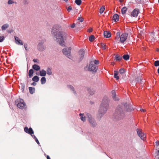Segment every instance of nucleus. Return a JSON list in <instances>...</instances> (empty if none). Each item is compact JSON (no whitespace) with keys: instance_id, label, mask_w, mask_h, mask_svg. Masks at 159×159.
Returning a JSON list of instances; mask_svg holds the SVG:
<instances>
[{"instance_id":"obj_1","label":"nucleus","mask_w":159,"mask_h":159,"mask_svg":"<svg viewBox=\"0 0 159 159\" xmlns=\"http://www.w3.org/2000/svg\"><path fill=\"white\" fill-rule=\"evenodd\" d=\"M60 27L58 25H55L53 26L51 31L52 36H54L56 40L62 46H64V42L66 40L67 34L63 31H58L60 30Z\"/></svg>"},{"instance_id":"obj_2","label":"nucleus","mask_w":159,"mask_h":159,"mask_svg":"<svg viewBox=\"0 0 159 159\" xmlns=\"http://www.w3.org/2000/svg\"><path fill=\"white\" fill-rule=\"evenodd\" d=\"M127 109V111H131L132 109L131 108L129 105H128L126 103L122 104L121 105H119L117 106L116 110L115 113L116 116L122 118L124 116V114L125 111L124 109Z\"/></svg>"},{"instance_id":"obj_3","label":"nucleus","mask_w":159,"mask_h":159,"mask_svg":"<svg viewBox=\"0 0 159 159\" xmlns=\"http://www.w3.org/2000/svg\"><path fill=\"white\" fill-rule=\"evenodd\" d=\"M109 100L107 98H103L99 110V112L101 116L104 115L106 112L109 106Z\"/></svg>"},{"instance_id":"obj_4","label":"nucleus","mask_w":159,"mask_h":159,"mask_svg":"<svg viewBox=\"0 0 159 159\" xmlns=\"http://www.w3.org/2000/svg\"><path fill=\"white\" fill-rule=\"evenodd\" d=\"M81 120L83 121H85L86 119L88 118L89 122L93 126H95L96 125V123L93 119V118L92 116L88 113H80V114Z\"/></svg>"},{"instance_id":"obj_5","label":"nucleus","mask_w":159,"mask_h":159,"mask_svg":"<svg viewBox=\"0 0 159 159\" xmlns=\"http://www.w3.org/2000/svg\"><path fill=\"white\" fill-rule=\"evenodd\" d=\"M93 63V61H90L89 65L85 67V70L92 72L93 73H96L98 70V67Z\"/></svg>"},{"instance_id":"obj_6","label":"nucleus","mask_w":159,"mask_h":159,"mask_svg":"<svg viewBox=\"0 0 159 159\" xmlns=\"http://www.w3.org/2000/svg\"><path fill=\"white\" fill-rule=\"evenodd\" d=\"M128 34L126 33H123L120 37H117L115 38V40L116 43H123L125 42L126 40Z\"/></svg>"},{"instance_id":"obj_7","label":"nucleus","mask_w":159,"mask_h":159,"mask_svg":"<svg viewBox=\"0 0 159 159\" xmlns=\"http://www.w3.org/2000/svg\"><path fill=\"white\" fill-rule=\"evenodd\" d=\"M15 104L20 109H25V103L23 100L19 98L15 101Z\"/></svg>"},{"instance_id":"obj_8","label":"nucleus","mask_w":159,"mask_h":159,"mask_svg":"<svg viewBox=\"0 0 159 159\" xmlns=\"http://www.w3.org/2000/svg\"><path fill=\"white\" fill-rule=\"evenodd\" d=\"M71 48L68 47L63 49L62 52L63 54L70 59H71L72 56L71 54Z\"/></svg>"},{"instance_id":"obj_9","label":"nucleus","mask_w":159,"mask_h":159,"mask_svg":"<svg viewBox=\"0 0 159 159\" xmlns=\"http://www.w3.org/2000/svg\"><path fill=\"white\" fill-rule=\"evenodd\" d=\"M137 134L140 138L143 140H144L146 138L145 133L142 132V130L137 129L136 130Z\"/></svg>"},{"instance_id":"obj_10","label":"nucleus","mask_w":159,"mask_h":159,"mask_svg":"<svg viewBox=\"0 0 159 159\" xmlns=\"http://www.w3.org/2000/svg\"><path fill=\"white\" fill-rule=\"evenodd\" d=\"M24 131L26 133L30 134L35 139H37L34 135H33L34 134V131L32 128H30L28 129V127H25L24 128Z\"/></svg>"},{"instance_id":"obj_11","label":"nucleus","mask_w":159,"mask_h":159,"mask_svg":"<svg viewBox=\"0 0 159 159\" xmlns=\"http://www.w3.org/2000/svg\"><path fill=\"white\" fill-rule=\"evenodd\" d=\"M44 42V40H42L39 42L37 46V48L39 51H43L45 49V47L43 45Z\"/></svg>"},{"instance_id":"obj_12","label":"nucleus","mask_w":159,"mask_h":159,"mask_svg":"<svg viewBox=\"0 0 159 159\" xmlns=\"http://www.w3.org/2000/svg\"><path fill=\"white\" fill-rule=\"evenodd\" d=\"M79 56L80 60H82L84 58V51L83 49H80L79 52Z\"/></svg>"},{"instance_id":"obj_13","label":"nucleus","mask_w":159,"mask_h":159,"mask_svg":"<svg viewBox=\"0 0 159 159\" xmlns=\"http://www.w3.org/2000/svg\"><path fill=\"white\" fill-rule=\"evenodd\" d=\"M111 96L113 99L115 101H118L119 98L116 97V94L114 90H112L111 92Z\"/></svg>"},{"instance_id":"obj_14","label":"nucleus","mask_w":159,"mask_h":159,"mask_svg":"<svg viewBox=\"0 0 159 159\" xmlns=\"http://www.w3.org/2000/svg\"><path fill=\"white\" fill-rule=\"evenodd\" d=\"M16 43L19 45H23V43L22 41L18 37L15 36Z\"/></svg>"},{"instance_id":"obj_15","label":"nucleus","mask_w":159,"mask_h":159,"mask_svg":"<svg viewBox=\"0 0 159 159\" xmlns=\"http://www.w3.org/2000/svg\"><path fill=\"white\" fill-rule=\"evenodd\" d=\"M138 37L141 38L144 35V29H139L138 30Z\"/></svg>"},{"instance_id":"obj_16","label":"nucleus","mask_w":159,"mask_h":159,"mask_svg":"<svg viewBox=\"0 0 159 159\" xmlns=\"http://www.w3.org/2000/svg\"><path fill=\"white\" fill-rule=\"evenodd\" d=\"M139 12V11L138 9H134L131 13V15L133 17H136Z\"/></svg>"},{"instance_id":"obj_17","label":"nucleus","mask_w":159,"mask_h":159,"mask_svg":"<svg viewBox=\"0 0 159 159\" xmlns=\"http://www.w3.org/2000/svg\"><path fill=\"white\" fill-rule=\"evenodd\" d=\"M103 34L104 36L107 38L110 37L111 36L110 32L107 31H104Z\"/></svg>"},{"instance_id":"obj_18","label":"nucleus","mask_w":159,"mask_h":159,"mask_svg":"<svg viewBox=\"0 0 159 159\" xmlns=\"http://www.w3.org/2000/svg\"><path fill=\"white\" fill-rule=\"evenodd\" d=\"M39 72V75L41 76L44 77L46 75V71L44 69H42L41 70H40Z\"/></svg>"},{"instance_id":"obj_19","label":"nucleus","mask_w":159,"mask_h":159,"mask_svg":"<svg viewBox=\"0 0 159 159\" xmlns=\"http://www.w3.org/2000/svg\"><path fill=\"white\" fill-rule=\"evenodd\" d=\"M33 69L36 71L39 70L40 69V67L38 65L34 64L32 67Z\"/></svg>"},{"instance_id":"obj_20","label":"nucleus","mask_w":159,"mask_h":159,"mask_svg":"<svg viewBox=\"0 0 159 159\" xmlns=\"http://www.w3.org/2000/svg\"><path fill=\"white\" fill-rule=\"evenodd\" d=\"M67 88L70 89L72 91H73V93L75 94H76V92L75 90L74 87L72 85H68L67 86Z\"/></svg>"},{"instance_id":"obj_21","label":"nucleus","mask_w":159,"mask_h":159,"mask_svg":"<svg viewBox=\"0 0 159 159\" xmlns=\"http://www.w3.org/2000/svg\"><path fill=\"white\" fill-rule=\"evenodd\" d=\"M9 25L7 24H6L3 25L1 27L2 30H6L9 27Z\"/></svg>"},{"instance_id":"obj_22","label":"nucleus","mask_w":159,"mask_h":159,"mask_svg":"<svg viewBox=\"0 0 159 159\" xmlns=\"http://www.w3.org/2000/svg\"><path fill=\"white\" fill-rule=\"evenodd\" d=\"M119 16L117 14H115L113 16V20L115 22L118 20Z\"/></svg>"},{"instance_id":"obj_23","label":"nucleus","mask_w":159,"mask_h":159,"mask_svg":"<svg viewBox=\"0 0 159 159\" xmlns=\"http://www.w3.org/2000/svg\"><path fill=\"white\" fill-rule=\"evenodd\" d=\"M29 89L30 91V92L31 94H32L34 92L35 89L34 88H33L32 87H29Z\"/></svg>"},{"instance_id":"obj_24","label":"nucleus","mask_w":159,"mask_h":159,"mask_svg":"<svg viewBox=\"0 0 159 159\" xmlns=\"http://www.w3.org/2000/svg\"><path fill=\"white\" fill-rule=\"evenodd\" d=\"M41 84H44L46 83V78L44 77H43L40 80Z\"/></svg>"},{"instance_id":"obj_25","label":"nucleus","mask_w":159,"mask_h":159,"mask_svg":"<svg viewBox=\"0 0 159 159\" xmlns=\"http://www.w3.org/2000/svg\"><path fill=\"white\" fill-rule=\"evenodd\" d=\"M34 73V70L32 69H30L28 75L30 77H31L33 76Z\"/></svg>"},{"instance_id":"obj_26","label":"nucleus","mask_w":159,"mask_h":159,"mask_svg":"<svg viewBox=\"0 0 159 159\" xmlns=\"http://www.w3.org/2000/svg\"><path fill=\"white\" fill-rule=\"evenodd\" d=\"M39 80V78L37 76H35L32 79V80L35 82H37Z\"/></svg>"},{"instance_id":"obj_27","label":"nucleus","mask_w":159,"mask_h":159,"mask_svg":"<svg viewBox=\"0 0 159 159\" xmlns=\"http://www.w3.org/2000/svg\"><path fill=\"white\" fill-rule=\"evenodd\" d=\"M118 72L117 71H114V77L115 78H116V79L117 80H118V79H119V77L118 76Z\"/></svg>"},{"instance_id":"obj_28","label":"nucleus","mask_w":159,"mask_h":159,"mask_svg":"<svg viewBox=\"0 0 159 159\" xmlns=\"http://www.w3.org/2000/svg\"><path fill=\"white\" fill-rule=\"evenodd\" d=\"M46 74L48 75H51L52 74V72L51 69L49 68H48L46 70Z\"/></svg>"},{"instance_id":"obj_29","label":"nucleus","mask_w":159,"mask_h":159,"mask_svg":"<svg viewBox=\"0 0 159 159\" xmlns=\"http://www.w3.org/2000/svg\"><path fill=\"white\" fill-rule=\"evenodd\" d=\"M127 8L126 7H123L121 9V13L122 14L125 13L127 11Z\"/></svg>"},{"instance_id":"obj_30","label":"nucleus","mask_w":159,"mask_h":159,"mask_svg":"<svg viewBox=\"0 0 159 159\" xmlns=\"http://www.w3.org/2000/svg\"><path fill=\"white\" fill-rule=\"evenodd\" d=\"M129 56L128 54H125L122 57L125 60H128L129 58Z\"/></svg>"},{"instance_id":"obj_31","label":"nucleus","mask_w":159,"mask_h":159,"mask_svg":"<svg viewBox=\"0 0 159 159\" xmlns=\"http://www.w3.org/2000/svg\"><path fill=\"white\" fill-rule=\"evenodd\" d=\"M94 39V36L93 35H91L89 38V40L90 42H93Z\"/></svg>"},{"instance_id":"obj_32","label":"nucleus","mask_w":159,"mask_h":159,"mask_svg":"<svg viewBox=\"0 0 159 159\" xmlns=\"http://www.w3.org/2000/svg\"><path fill=\"white\" fill-rule=\"evenodd\" d=\"M105 10V7L104 6L101 7L100 9L99 12L101 14Z\"/></svg>"},{"instance_id":"obj_33","label":"nucleus","mask_w":159,"mask_h":159,"mask_svg":"<svg viewBox=\"0 0 159 159\" xmlns=\"http://www.w3.org/2000/svg\"><path fill=\"white\" fill-rule=\"evenodd\" d=\"M101 46L102 48L104 49H105L107 48V46L105 43H101Z\"/></svg>"},{"instance_id":"obj_34","label":"nucleus","mask_w":159,"mask_h":159,"mask_svg":"<svg viewBox=\"0 0 159 159\" xmlns=\"http://www.w3.org/2000/svg\"><path fill=\"white\" fill-rule=\"evenodd\" d=\"M116 59L117 60H119L122 59V57L120 56L118 54H117L116 56Z\"/></svg>"},{"instance_id":"obj_35","label":"nucleus","mask_w":159,"mask_h":159,"mask_svg":"<svg viewBox=\"0 0 159 159\" xmlns=\"http://www.w3.org/2000/svg\"><path fill=\"white\" fill-rule=\"evenodd\" d=\"M81 0H75V3L78 5H80L81 3Z\"/></svg>"},{"instance_id":"obj_36","label":"nucleus","mask_w":159,"mask_h":159,"mask_svg":"<svg viewBox=\"0 0 159 159\" xmlns=\"http://www.w3.org/2000/svg\"><path fill=\"white\" fill-rule=\"evenodd\" d=\"M93 61L94 63L93 64L95 65H97L99 64V61L98 60H94L93 61Z\"/></svg>"},{"instance_id":"obj_37","label":"nucleus","mask_w":159,"mask_h":159,"mask_svg":"<svg viewBox=\"0 0 159 159\" xmlns=\"http://www.w3.org/2000/svg\"><path fill=\"white\" fill-rule=\"evenodd\" d=\"M125 69H124L121 68V69H120L119 70V72L121 74H122L124 73H125Z\"/></svg>"},{"instance_id":"obj_38","label":"nucleus","mask_w":159,"mask_h":159,"mask_svg":"<svg viewBox=\"0 0 159 159\" xmlns=\"http://www.w3.org/2000/svg\"><path fill=\"white\" fill-rule=\"evenodd\" d=\"M154 65L156 66H159V61H157L154 62Z\"/></svg>"},{"instance_id":"obj_39","label":"nucleus","mask_w":159,"mask_h":159,"mask_svg":"<svg viewBox=\"0 0 159 159\" xmlns=\"http://www.w3.org/2000/svg\"><path fill=\"white\" fill-rule=\"evenodd\" d=\"M14 3V2L13 0H8V4H11Z\"/></svg>"},{"instance_id":"obj_40","label":"nucleus","mask_w":159,"mask_h":159,"mask_svg":"<svg viewBox=\"0 0 159 159\" xmlns=\"http://www.w3.org/2000/svg\"><path fill=\"white\" fill-rule=\"evenodd\" d=\"M4 40V37L3 36H0V42H2Z\"/></svg>"},{"instance_id":"obj_41","label":"nucleus","mask_w":159,"mask_h":159,"mask_svg":"<svg viewBox=\"0 0 159 159\" xmlns=\"http://www.w3.org/2000/svg\"><path fill=\"white\" fill-rule=\"evenodd\" d=\"M67 11H71L72 9V8L70 6H69L67 8Z\"/></svg>"},{"instance_id":"obj_42","label":"nucleus","mask_w":159,"mask_h":159,"mask_svg":"<svg viewBox=\"0 0 159 159\" xmlns=\"http://www.w3.org/2000/svg\"><path fill=\"white\" fill-rule=\"evenodd\" d=\"M78 20H80L81 22H82L83 21V18L80 17H78Z\"/></svg>"},{"instance_id":"obj_43","label":"nucleus","mask_w":159,"mask_h":159,"mask_svg":"<svg viewBox=\"0 0 159 159\" xmlns=\"http://www.w3.org/2000/svg\"><path fill=\"white\" fill-rule=\"evenodd\" d=\"M116 37H120V33L119 32H117L116 34Z\"/></svg>"},{"instance_id":"obj_44","label":"nucleus","mask_w":159,"mask_h":159,"mask_svg":"<svg viewBox=\"0 0 159 159\" xmlns=\"http://www.w3.org/2000/svg\"><path fill=\"white\" fill-rule=\"evenodd\" d=\"M75 26V23H73L72 25H71L70 27L71 28H74Z\"/></svg>"},{"instance_id":"obj_45","label":"nucleus","mask_w":159,"mask_h":159,"mask_svg":"<svg viewBox=\"0 0 159 159\" xmlns=\"http://www.w3.org/2000/svg\"><path fill=\"white\" fill-rule=\"evenodd\" d=\"M33 61L34 62H37L38 63V60L37 59H33Z\"/></svg>"},{"instance_id":"obj_46","label":"nucleus","mask_w":159,"mask_h":159,"mask_svg":"<svg viewBox=\"0 0 159 159\" xmlns=\"http://www.w3.org/2000/svg\"><path fill=\"white\" fill-rule=\"evenodd\" d=\"M92 28H90L88 30V32H91L92 31Z\"/></svg>"},{"instance_id":"obj_47","label":"nucleus","mask_w":159,"mask_h":159,"mask_svg":"<svg viewBox=\"0 0 159 159\" xmlns=\"http://www.w3.org/2000/svg\"><path fill=\"white\" fill-rule=\"evenodd\" d=\"M27 46V45L26 44H24V47L26 50H28Z\"/></svg>"},{"instance_id":"obj_48","label":"nucleus","mask_w":159,"mask_h":159,"mask_svg":"<svg viewBox=\"0 0 159 159\" xmlns=\"http://www.w3.org/2000/svg\"><path fill=\"white\" fill-rule=\"evenodd\" d=\"M155 143H156V145L158 146H159V141H157L156 142H155Z\"/></svg>"},{"instance_id":"obj_49","label":"nucleus","mask_w":159,"mask_h":159,"mask_svg":"<svg viewBox=\"0 0 159 159\" xmlns=\"http://www.w3.org/2000/svg\"><path fill=\"white\" fill-rule=\"evenodd\" d=\"M35 140L36 142V143H38V144L39 145V143L38 139H35Z\"/></svg>"},{"instance_id":"obj_50","label":"nucleus","mask_w":159,"mask_h":159,"mask_svg":"<svg viewBox=\"0 0 159 159\" xmlns=\"http://www.w3.org/2000/svg\"><path fill=\"white\" fill-rule=\"evenodd\" d=\"M140 111L141 112H144L145 111V110L144 109H143L142 108L140 109Z\"/></svg>"},{"instance_id":"obj_51","label":"nucleus","mask_w":159,"mask_h":159,"mask_svg":"<svg viewBox=\"0 0 159 159\" xmlns=\"http://www.w3.org/2000/svg\"><path fill=\"white\" fill-rule=\"evenodd\" d=\"M36 84L35 82H33L31 84V85H34V86H35L36 85Z\"/></svg>"},{"instance_id":"obj_52","label":"nucleus","mask_w":159,"mask_h":159,"mask_svg":"<svg viewBox=\"0 0 159 159\" xmlns=\"http://www.w3.org/2000/svg\"><path fill=\"white\" fill-rule=\"evenodd\" d=\"M47 159H51L49 156L48 155L47 157Z\"/></svg>"},{"instance_id":"obj_53","label":"nucleus","mask_w":159,"mask_h":159,"mask_svg":"<svg viewBox=\"0 0 159 159\" xmlns=\"http://www.w3.org/2000/svg\"><path fill=\"white\" fill-rule=\"evenodd\" d=\"M156 123L157 124L159 125V121H157Z\"/></svg>"},{"instance_id":"obj_54","label":"nucleus","mask_w":159,"mask_h":159,"mask_svg":"<svg viewBox=\"0 0 159 159\" xmlns=\"http://www.w3.org/2000/svg\"><path fill=\"white\" fill-rule=\"evenodd\" d=\"M157 72L159 74V68L157 69Z\"/></svg>"},{"instance_id":"obj_55","label":"nucleus","mask_w":159,"mask_h":159,"mask_svg":"<svg viewBox=\"0 0 159 159\" xmlns=\"http://www.w3.org/2000/svg\"><path fill=\"white\" fill-rule=\"evenodd\" d=\"M68 0H64V1L65 2H67Z\"/></svg>"},{"instance_id":"obj_56","label":"nucleus","mask_w":159,"mask_h":159,"mask_svg":"<svg viewBox=\"0 0 159 159\" xmlns=\"http://www.w3.org/2000/svg\"><path fill=\"white\" fill-rule=\"evenodd\" d=\"M36 75H38V74H37V73H36Z\"/></svg>"}]
</instances>
